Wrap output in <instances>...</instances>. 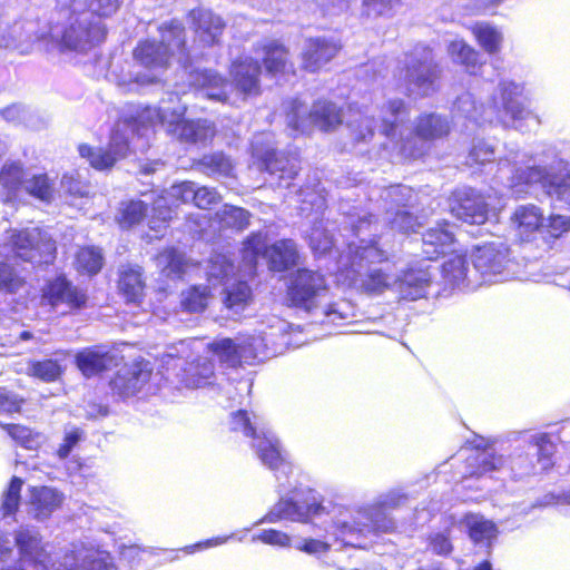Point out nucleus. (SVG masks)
<instances>
[{
    "label": "nucleus",
    "instance_id": "obj_1",
    "mask_svg": "<svg viewBox=\"0 0 570 570\" xmlns=\"http://www.w3.org/2000/svg\"><path fill=\"white\" fill-rule=\"evenodd\" d=\"M346 224L351 227L347 249L337 262V277L350 287L368 294H381L385 289L395 288L402 299L415 301L423 297L430 284L428 269H411L400 278L391 274L385 263L386 254L376 247L372 236L375 226L371 215L364 213L348 214Z\"/></svg>",
    "mask_w": 570,
    "mask_h": 570
},
{
    "label": "nucleus",
    "instance_id": "obj_2",
    "mask_svg": "<svg viewBox=\"0 0 570 570\" xmlns=\"http://www.w3.org/2000/svg\"><path fill=\"white\" fill-rule=\"evenodd\" d=\"M14 542L19 551V561L1 570H114L109 557L102 551L82 542L72 543L49 564L50 556L35 527L21 525L14 531Z\"/></svg>",
    "mask_w": 570,
    "mask_h": 570
},
{
    "label": "nucleus",
    "instance_id": "obj_3",
    "mask_svg": "<svg viewBox=\"0 0 570 570\" xmlns=\"http://www.w3.org/2000/svg\"><path fill=\"white\" fill-rule=\"evenodd\" d=\"M524 86L512 80H501L485 102L476 105L470 92H464L453 105V117L463 118L476 125L500 124L523 130V122L530 120L535 127L540 118L522 101Z\"/></svg>",
    "mask_w": 570,
    "mask_h": 570
},
{
    "label": "nucleus",
    "instance_id": "obj_4",
    "mask_svg": "<svg viewBox=\"0 0 570 570\" xmlns=\"http://www.w3.org/2000/svg\"><path fill=\"white\" fill-rule=\"evenodd\" d=\"M380 132L405 158L420 157L426 141L441 138L450 130L448 120L436 114L423 115L417 118L413 128L406 127L409 111L401 99L389 100L380 109Z\"/></svg>",
    "mask_w": 570,
    "mask_h": 570
},
{
    "label": "nucleus",
    "instance_id": "obj_5",
    "mask_svg": "<svg viewBox=\"0 0 570 570\" xmlns=\"http://www.w3.org/2000/svg\"><path fill=\"white\" fill-rule=\"evenodd\" d=\"M403 497L391 491L385 493L370 507L358 510L340 508L326 530L327 537L344 546L364 547L363 539L371 533L387 532L394 528L393 521L386 515L385 510L399 505Z\"/></svg>",
    "mask_w": 570,
    "mask_h": 570
},
{
    "label": "nucleus",
    "instance_id": "obj_6",
    "mask_svg": "<svg viewBox=\"0 0 570 570\" xmlns=\"http://www.w3.org/2000/svg\"><path fill=\"white\" fill-rule=\"evenodd\" d=\"M139 348L128 343H119L111 348L102 346L87 347L76 354V364L86 377L98 375L118 365V362L130 360L111 380V389L121 397H129L140 390L139 375L142 365L139 361Z\"/></svg>",
    "mask_w": 570,
    "mask_h": 570
},
{
    "label": "nucleus",
    "instance_id": "obj_7",
    "mask_svg": "<svg viewBox=\"0 0 570 570\" xmlns=\"http://www.w3.org/2000/svg\"><path fill=\"white\" fill-rule=\"evenodd\" d=\"M525 158L517 149L508 151L504 158L498 163L497 178L507 186L515 197H523L535 185L547 189L549 195L570 205V171L562 178L553 176L546 167H520Z\"/></svg>",
    "mask_w": 570,
    "mask_h": 570
},
{
    "label": "nucleus",
    "instance_id": "obj_8",
    "mask_svg": "<svg viewBox=\"0 0 570 570\" xmlns=\"http://www.w3.org/2000/svg\"><path fill=\"white\" fill-rule=\"evenodd\" d=\"M328 296V287L324 276L315 271L302 268L292 277L288 286V298L292 304L308 313L323 316L321 322L340 324L348 317L350 306L345 302L323 304Z\"/></svg>",
    "mask_w": 570,
    "mask_h": 570
},
{
    "label": "nucleus",
    "instance_id": "obj_9",
    "mask_svg": "<svg viewBox=\"0 0 570 570\" xmlns=\"http://www.w3.org/2000/svg\"><path fill=\"white\" fill-rule=\"evenodd\" d=\"M141 126L142 109L139 105H128L122 109L121 116L111 132L109 150L81 144L78 147L79 155L98 170L109 169L118 158L127 156L132 139L139 137Z\"/></svg>",
    "mask_w": 570,
    "mask_h": 570
},
{
    "label": "nucleus",
    "instance_id": "obj_10",
    "mask_svg": "<svg viewBox=\"0 0 570 570\" xmlns=\"http://www.w3.org/2000/svg\"><path fill=\"white\" fill-rule=\"evenodd\" d=\"M229 425L233 431L242 432L245 436L253 439V448L264 465L284 476L292 472L279 441L261 417L256 415L250 417L246 411H238L232 414ZM276 478L279 479V475L276 474Z\"/></svg>",
    "mask_w": 570,
    "mask_h": 570
},
{
    "label": "nucleus",
    "instance_id": "obj_11",
    "mask_svg": "<svg viewBox=\"0 0 570 570\" xmlns=\"http://www.w3.org/2000/svg\"><path fill=\"white\" fill-rule=\"evenodd\" d=\"M286 122L295 134H306L313 128L323 131L335 129L342 124L341 109L333 102L320 100L308 109L301 100H292L286 106Z\"/></svg>",
    "mask_w": 570,
    "mask_h": 570
},
{
    "label": "nucleus",
    "instance_id": "obj_12",
    "mask_svg": "<svg viewBox=\"0 0 570 570\" xmlns=\"http://www.w3.org/2000/svg\"><path fill=\"white\" fill-rule=\"evenodd\" d=\"M161 40L158 45L145 42V70L155 68L163 70L175 59L179 65L186 67L188 57L185 51V30L183 24L173 20L169 24L160 28ZM157 76L148 78L145 72V85L155 81Z\"/></svg>",
    "mask_w": 570,
    "mask_h": 570
},
{
    "label": "nucleus",
    "instance_id": "obj_13",
    "mask_svg": "<svg viewBox=\"0 0 570 570\" xmlns=\"http://www.w3.org/2000/svg\"><path fill=\"white\" fill-rule=\"evenodd\" d=\"M259 256H264L269 268L275 272L287 271L299 259L294 240L281 239L267 247L266 235L261 232L252 234L243 244V257L250 271L255 267Z\"/></svg>",
    "mask_w": 570,
    "mask_h": 570
},
{
    "label": "nucleus",
    "instance_id": "obj_14",
    "mask_svg": "<svg viewBox=\"0 0 570 570\" xmlns=\"http://www.w3.org/2000/svg\"><path fill=\"white\" fill-rule=\"evenodd\" d=\"M235 267L224 254H213L207 265L208 281L224 284L223 303L232 316L239 315L250 301V288L243 281H233Z\"/></svg>",
    "mask_w": 570,
    "mask_h": 570
},
{
    "label": "nucleus",
    "instance_id": "obj_15",
    "mask_svg": "<svg viewBox=\"0 0 570 570\" xmlns=\"http://www.w3.org/2000/svg\"><path fill=\"white\" fill-rule=\"evenodd\" d=\"M479 286L507 281L513 272L509 248L502 242H490L474 247L471 254Z\"/></svg>",
    "mask_w": 570,
    "mask_h": 570
},
{
    "label": "nucleus",
    "instance_id": "obj_16",
    "mask_svg": "<svg viewBox=\"0 0 570 570\" xmlns=\"http://www.w3.org/2000/svg\"><path fill=\"white\" fill-rule=\"evenodd\" d=\"M155 377L160 375L167 381L176 377L178 382L189 389H199L213 383L214 364L207 357L186 363L173 352L164 354Z\"/></svg>",
    "mask_w": 570,
    "mask_h": 570
},
{
    "label": "nucleus",
    "instance_id": "obj_17",
    "mask_svg": "<svg viewBox=\"0 0 570 570\" xmlns=\"http://www.w3.org/2000/svg\"><path fill=\"white\" fill-rule=\"evenodd\" d=\"M184 110H174L168 114L165 107L154 108L145 107V122L156 121L167 127V130L179 139L188 142L205 144L215 136V127L208 120L187 121L183 119Z\"/></svg>",
    "mask_w": 570,
    "mask_h": 570
},
{
    "label": "nucleus",
    "instance_id": "obj_18",
    "mask_svg": "<svg viewBox=\"0 0 570 570\" xmlns=\"http://www.w3.org/2000/svg\"><path fill=\"white\" fill-rule=\"evenodd\" d=\"M441 69L434 61L432 51L420 47L406 59L405 90L409 95L425 97L433 94Z\"/></svg>",
    "mask_w": 570,
    "mask_h": 570
},
{
    "label": "nucleus",
    "instance_id": "obj_19",
    "mask_svg": "<svg viewBox=\"0 0 570 570\" xmlns=\"http://www.w3.org/2000/svg\"><path fill=\"white\" fill-rule=\"evenodd\" d=\"M324 510L325 507L318 502L314 491L295 490L291 498H282L264 518L255 522V525L279 520L304 522Z\"/></svg>",
    "mask_w": 570,
    "mask_h": 570
},
{
    "label": "nucleus",
    "instance_id": "obj_20",
    "mask_svg": "<svg viewBox=\"0 0 570 570\" xmlns=\"http://www.w3.org/2000/svg\"><path fill=\"white\" fill-rule=\"evenodd\" d=\"M106 28L101 20L91 19L88 12H80L63 31L60 51L87 52L104 41Z\"/></svg>",
    "mask_w": 570,
    "mask_h": 570
},
{
    "label": "nucleus",
    "instance_id": "obj_21",
    "mask_svg": "<svg viewBox=\"0 0 570 570\" xmlns=\"http://www.w3.org/2000/svg\"><path fill=\"white\" fill-rule=\"evenodd\" d=\"M554 451L556 446L547 434L531 435L523 451L512 458L511 470L519 476L547 471L552 465Z\"/></svg>",
    "mask_w": 570,
    "mask_h": 570
},
{
    "label": "nucleus",
    "instance_id": "obj_22",
    "mask_svg": "<svg viewBox=\"0 0 570 570\" xmlns=\"http://www.w3.org/2000/svg\"><path fill=\"white\" fill-rule=\"evenodd\" d=\"M14 254L24 262L49 264L55 258L56 243L40 228H28L12 236Z\"/></svg>",
    "mask_w": 570,
    "mask_h": 570
},
{
    "label": "nucleus",
    "instance_id": "obj_23",
    "mask_svg": "<svg viewBox=\"0 0 570 570\" xmlns=\"http://www.w3.org/2000/svg\"><path fill=\"white\" fill-rule=\"evenodd\" d=\"M253 155L258 158L271 175H278L281 186H289V180L298 171L297 160L277 153L272 146L271 134H259L252 142Z\"/></svg>",
    "mask_w": 570,
    "mask_h": 570
},
{
    "label": "nucleus",
    "instance_id": "obj_24",
    "mask_svg": "<svg viewBox=\"0 0 570 570\" xmlns=\"http://www.w3.org/2000/svg\"><path fill=\"white\" fill-rule=\"evenodd\" d=\"M449 206L451 213L465 223L481 225L488 219L484 197L471 187L456 188L449 199Z\"/></svg>",
    "mask_w": 570,
    "mask_h": 570
},
{
    "label": "nucleus",
    "instance_id": "obj_25",
    "mask_svg": "<svg viewBox=\"0 0 570 570\" xmlns=\"http://www.w3.org/2000/svg\"><path fill=\"white\" fill-rule=\"evenodd\" d=\"M212 353L219 360V362L227 367H235L242 362L253 363L254 361H263L268 358L273 352L268 351L266 344H259L255 348H246V346H238L237 338H219L209 344Z\"/></svg>",
    "mask_w": 570,
    "mask_h": 570
},
{
    "label": "nucleus",
    "instance_id": "obj_26",
    "mask_svg": "<svg viewBox=\"0 0 570 570\" xmlns=\"http://www.w3.org/2000/svg\"><path fill=\"white\" fill-rule=\"evenodd\" d=\"M29 491V513L39 522L48 520L65 501V494L56 488L32 487Z\"/></svg>",
    "mask_w": 570,
    "mask_h": 570
},
{
    "label": "nucleus",
    "instance_id": "obj_27",
    "mask_svg": "<svg viewBox=\"0 0 570 570\" xmlns=\"http://www.w3.org/2000/svg\"><path fill=\"white\" fill-rule=\"evenodd\" d=\"M341 45L327 38H311L305 42L302 52V66L315 72L331 61L340 51Z\"/></svg>",
    "mask_w": 570,
    "mask_h": 570
},
{
    "label": "nucleus",
    "instance_id": "obj_28",
    "mask_svg": "<svg viewBox=\"0 0 570 570\" xmlns=\"http://www.w3.org/2000/svg\"><path fill=\"white\" fill-rule=\"evenodd\" d=\"M43 299L52 307L65 304L69 308H79L85 305L86 295L65 277L58 276L43 288Z\"/></svg>",
    "mask_w": 570,
    "mask_h": 570
},
{
    "label": "nucleus",
    "instance_id": "obj_29",
    "mask_svg": "<svg viewBox=\"0 0 570 570\" xmlns=\"http://www.w3.org/2000/svg\"><path fill=\"white\" fill-rule=\"evenodd\" d=\"M191 83L198 88V94L208 99L229 102L235 105L236 99H232L227 92V88L232 89V85L227 83L217 72L212 70H197L190 73Z\"/></svg>",
    "mask_w": 570,
    "mask_h": 570
},
{
    "label": "nucleus",
    "instance_id": "obj_30",
    "mask_svg": "<svg viewBox=\"0 0 570 570\" xmlns=\"http://www.w3.org/2000/svg\"><path fill=\"white\" fill-rule=\"evenodd\" d=\"M167 195L180 203L193 202L195 206L202 209H207L220 200V195L215 188L206 186L198 187L193 181H183L173 185Z\"/></svg>",
    "mask_w": 570,
    "mask_h": 570
},
{
    "label": "nucleus",
    "instance_id": "obj_31",
    "mask_svg": "<svg viewBox=\"0 0 570 570\" xmlns=\"http://www.w3.org/2000/svg\"><path fill=\"white\" fill-rule=\"evenodd\" d=\"M442 278L446 285L453 288L473 289L479 286L474 267L470 269L462 255H454L442 264Z\"/></svg>",
    "mask_w": 570,
    "mask_h": 570
},
{
    "label": "nucleus",
    "instance_id": "obj_32",
    "mask_svg": "<svg viewBox=\"0 0 570 570\" xmlns=\"http://www.w3.org/2000/svg\"><path fill=\"white\" fill-rule=\"evenodd\" d=\"M543 213L532 204L518 206L512 216L511 225L521 240H530L532 236L543 230Z\"/></svg>",
    "mask_w": 570,
    "mask_h": 570
},
{
    "label": "nucleus",
    "instance_id": "obj_33",
    "mask_svg": "<svg viewBox=\"0 0 570 570\" xmlns=\"http://www.w3.org/2000/svg\"><path fill=\"white\" fill-rule=\"evenodd\" d=\"M195 32L200 42L206 46L218 42L225 29L223 19L210 10L198 8L190 12Z\"/></svg>",
    "mask_w": 570,
    "mask_h": 570
},
{
    "label": "nucleus",
    "instance_id": "obj_34",
    "mask_svg": "<svg viewBox=\"0 0 570 570\" xmlns=\"http://www.w3.org/2000/svg\"><path fill=\"white\" fill-rule=\"evenodd\" d=\"M446 227L448 224H438L423 234L422 253L426 259H436L440 255L452 249L454 236Z\"/></svg>",
    "mask_w": 570,
    "mask_h": 570
},
{
    "label": "nucleus",
    "instance_id": "obj_35",
    "mask_svg": "<svg viewBox=\"0 0 570 570\" xmlns=\"http://www.w3.org/2000/svg\"><path fill=\"white\" fill-rule=\"evenodd\" d=\"M261 67L252 58L234 62L232 75L236 82V89L244 96L257 95L259 92L258 76Z\"/></svg>",
    "mask_w": 570,
    "mask_h": 570
},
{
    "label": "nucleus",
    "instance_id": "obj_36",
    "mask_svg": "<svg viewBox=\"0 0 570 570\" xmlns=\"http://www.w3.org/2000/svg\"><path fill=\"white\" fill-rule=\"evenodd\" d=\"M118 286L127 302L140 304L142 281L139 267L124 266L120 271Z\"/></svg>",
    "mask_w": 570,
    "mask_h": 570
},
{
    "label": "nucleus",
    "instance_id": "obj_37",
    "mask_svg": "<svg viewBox=\"0 0 570 570\" xmlns=\"http://www.w3.org/2000/svg\"><path fill=\"white\" fill-rule=\"evenodd\" d=\"M157 265L170 278H180L194 265L185 258L184 254L170 248L157 256Z\"/></svg>",
    "mask_w": 570,
    "mask_h": 570
},
{
    "label": "nucleus",
    "instance_id": "obj_38",
    "mask_svg": "<svg viewBox=\"0 0 570 570\" xmlns=\"http://www.w3.org/2000/svg\"><path fill=\"white\" fill-rule=\"evenodd\" d=\"M464 523L469 530L470 538L478 544L490 546L497 537L498 530L495 524L482 515L469 514L465 517Z\"/></svg>",
    "mask_w": 570,
    "mask_h": 570
},
{
    "label": "nucleus",
    "instance_id": "obj_39",
    "mask_svg": "<svg viewBox=\"0 0 570 570\" xmlns=\"http://www.w3.org/2000/svg\"><path fill=\"white\" fill-rule=\"evenodd\" d=\"M448 51L452 59L455 62H459L462 66H464L469 73L474 75L481 68L479 52L475 51L471 46H469L464 40H453L449 45Z\"/></svg>",
    "mask_w": 570,
    "mask_h": 570
},
{
    "label": "nucleus",
    "instance_id": "obj_40",
    "mask_svg": "<svg viewBox=\"0 0 570 570\" xmlns=\"http://www.w3.org/2000/svg\"><path fill=\"white\" fill-rule=\"evenodd\" d=\"M142 75V46L139 41L134 50L132 60L127 61L121 69L119 85L127 87L128 90L139 91L141 87L140 78Z\"/></svg>",
    "mask_w": 570,
    "mask_h": 570
},
{
    "label": "nucleus",
    "instance_id": "obj_41",
    "mask_svg": "<svg viewBox=\"0 0 570 570\" xmlns=\"http://www.w3.org/2000/svg\"><path fill=\"white\" fill-rule=\"evenodd\" d=\"M73 264L80 274L88 276L96 275L104 265L101 249L95 246L81 247L76 254Z\"/></svg>",
    "mask_w": 570,
    "mask_h": 570
},
{
    "label": "nucleus",
    "instance_id": "obj_42",
    "mask_svg": "<svg viewBox=\"0 0 570 570\" xmlns=\"http://www.w3.org/2000/svg\"><path fill=\"white\" fill-rule=\"evenodd\" d=\"M472 32L485 52L494 55L501 50L503 35L495 27L484 22L476 23Z\"/></svg>",
    "mask_w": 570,
    "mask_h": 570
},
{
    "label": "nucleus",
    "instance_id": "obj_43",
    "mask_svg": "<svg viewBox=\"0 0 570 570\" xmlns=\"http://www.w3.org/2000/svg\"><path fill=\"white\" fill-rule=\"evenodd\" d=\"M475 455L472 460L476 465V470L473 473L482 474L495 471L504 464L503 456L497 455L493 449L487 448L483 439H480L475 444Z\"/></svg>",
    "mask_w": 570,
    "mask_h": 570
},
{
    "label": "nucleus",
    "instance_id": "obj_44",
    "mask_svg": "<svg viewBox=\"0 0 570 570\" xmlns=\"http://www.w3.org/2000/svg\"><path fill=\"white\" fill-rule=\"evenodd\" d=\"M287 56L286 49L276 42L266 46L264 58L266 71L276 76L277 73H285L291 70L292 65H288Z\"/></svg>",
    "mask_w": 570,
    "mask_h": 570
},
{
    "label": "nucleus",
    "instance_id": "obj_45",
    "mask_svg": "<svg viewBox=\"0 0 570 570\" xmlns=\"http://www.w3.org/2000/svg\"><path fill=\"white\" fill-rule=\"evenodd\" d=\"M307 238L309 247L315 255H324L330 253L334 245V239L328 234L327 226H325L322 219L314 223L311 232L307 233Z\"/></svg>",
    "mask_w": 570,
    "mask_h": 570
},
{
    "label": "nucleus",
    "instance_id": "obj_46",
    "mask_svg": "<svg viewBox=\"0 0 570 570\" xmlns=\"http://www.w3.org/2000/svg\"><path fill=\"white\" fill-rule=\"evenodd\" d=\"M199 165L207 175L216 177H229L234 170L232 160L223 154L206 155Z\"/></svg>",
    "mask_w": 570,
    "mask_h": 570
},
{
    "label": "nucleus",
    "instance_id": "obj_47",
    "mask_svg": "<svg viewBox=\"0 0 570 570\" xmlns=\"http://www.w3.org/2000/svg\"><path fill=\"white\" fill-rule=\"evenodd\" d=\"M385 219L389 223L391 229L403 234L414 233L421 225L417 218L405 209L393 210L392 208H389L386 210Z\"/></svg>",
    "mask_w": 570,
    "mask_h": 570
},
{
    "label": "nucleus",
    "instance_id": "obj_48",
    "mask_svg": "<svg viewBox=\"0 0 570 570\" xmlns=\"http://www.w3.org/2000/svg\"><path fill=\"white\" fill-rule=\"evenodd\" d=\"M6 430L18 444L28 450L38 449L45 441L42 434L20 424H8Z\"/></svg>",
    "mask_w": 570,
    "mask_h": 570
},
{
    "label": "nucleus",
    "instance_id": "obj_49",
    "mask_svg": "<svg viewBox=\"0 0 570 570\" xmlns=\"http://www.w3.org/2000/svg\"><path fill=\"white\" fill-rule=\"evenodd\" d=\"M209 301V292L206 286H193L181 294L183 307L191 313L202 312Z\"/></svg>",
    "mask_w": 570,
    "mask_h": 570
},
{
    "label": "nucleus",
    "instance_id": "obj_50",
    "mask_svg": "<svg viewBox=\"0 0 570 570\" xmlns=\"http://www.w3.org/2000/svg\"><path fill=\"white\" fill-rule=\"evenodd\" d=\"M218 216L225 226L244 229L249 225L250 214L244 208L233 205H224L219 210Z\"/></svg>",
    "mask_w": 570,
    "mask_h": 570
},
{
    "label": "nucleus",
    "instance_id": "obj_51",
    "mask_svg": "<svg viewBox=\"0 0 570 570\" xmlns=\"http://www.w3.org/2000/svg\"><path fill=\"white\" fill-rule=\"evenodd\" d=\"M142 218V202L129 200L122 202L116 216V219L121 228H130L132 225L138 224Z\"/></svg>",
    "mask_w": 570,
    "mask_h": 570
},
{
    "label": "nucleus",
    "instance_id": "obj_52",
    "mask_svg": "<svg viewBox=\"0 0 570 570\" xmlns=\"http://www.w3.org/2000/svg\"><path fill=\"white\" fill-rule=\"evenodd\" d=\"M28 374L45 382H53L61 374V366L57 361L45 360L30 363Z\"/></svg>",
    "mask_w": 570,
    "mask_h": 570
},
{
    "label": "nucleus",
    "instance_id": "obj_53",
    "mask_svg": "<svg viewBox=\"0 0 570 570\" xmlns=\"http://www.w3.org/2000/svg\"><path fill=\"white\" fill-rule=\"evenodd\" d=\"M24 285V277L8 263H0V291L17 293Z\"/></svg>",
    "mask_w": 570,
    "mask_h": 570
},
{
    "label": "nucleus",
    "instance_id": "obj_54",
    "mask_svg": "<svg viewBox=\"0 0 570 570\" xmlns=\"http://www.w3.org/2000/svg\"><path fill=\"white\" fill-rule=\"evenodd\" d=\"M348 126L357 140L367 141L374 136L376 122L373 117L358 112L348 120Z\"/></svg>",
    "mask_w": 570,
    "mask_h": 570
},
{
    "label": "nucleus",
    "instance_id": "obj_55",
    "mask_svg": "<svg viewBox=\"0 0 570 570\" xmlns=\"http://www.w3.org/2000/svg\"><path fill=\"white\" fill-rule=\"evenodd\" d=\"M413 196V190L404 185L391 186L385 190V199L390 202L393 210L406 207Z\"/></svg>",
    "mask_w": 570,
    "mask_h": 570
},
{
    "label": "nucleus",
    "instance_id": "obj_56",
    "mask_svg": "<svg viewBox=\"0 0 570 570\" xmlns=\"http://www.w3.org/2000/svg\"><path fill=\"white\" fill-rule=\"evenodd\" d=\"M399 0H362V11L366 17L391 16Z\"/></svg>",
    "mask_w": 570,
    "mask_h": 570
},
{
    "label": "nucleus",
    "instance_id": "obj_57",
    "mask_svg": "<svg viewBox=\"0 0 570 570\" xmlns=\"http://www.w3.org/2000/svg\"><path fill=\"white\" fill-rule=\"evenodd\" d=\"M252 541H261L265 544L278 547V548H289L292 547L291 537L282 531L274 529H265L261 532L253 535Z\"/></svg>",
    "mask_w": 570,
    "mask_h": 570
},
{
    "label": "nucleus",
    "instance_id": "obj_58",
    "mask_svg": "<svg viewBox=\"0 0 570 570\" xmlns=\"http://www.w3.org/2000/svg\"><path fill=\"white\" fill-rule=\"evenodd\" d=\"M166 199L164 197L156 202L154 212H158V216H153L149 222V228L156 232L154 237H158V234L166 229L167 223L171 219L173 209L171 207H165ZM153 238V236H150Z\"/></svg>",
    "mask_w": 570,
    "mask_h": 570
},
{
    "label": "nucleus",
    "instance_id": "obj_59",
    "mask_svg": "<svg viewBox=\"0 0 570 570\" xmlns=\"http://www.w3.org/2000/svg\"><path fill=\"white\" fill-rule=\"evenodd\" d=\"M428 548L435 554L448 556L453 547L450 538V530L432 532L428 538Z\"/></svg>",
    "mask_w": 570,
    "mask_h": 570
},
{
    "label": "nucleus",
    "instance_id": "obj_60",
    "mask_svg": "<svg viewBox=\"0 0 570 570\" xmlns=\"http://www.w3.org/2000/svg\"><path fill=\"white\" fill-rule=\"evenodd\" d=\"M87 6L88 10L85 12L90 13L91 19L101 20V18L110 17L118 10L120 0H89Z\"/></svg>",
    "mask_w": 570,
    "mask_h": 570
},
{
    "label": "nucleus",
    "instance_id": "obj_61",
    "mask_svg": "<svg viewBox=\"0 0 570 570\" xmlns=\"http://www.w3.org/2000/svg\"><path fill=\"white\" fill-rule=\"evenodd\" d=\"M553 238H559L563 234L570 232V216L551 215L548 223H543V230Z\"/></svg>",
    "mask_w": 570,
    "mask_h": 570
},
{
    "label": "nucleus",
    "instance_id": "obj_62",
    "mask_svg": "<svg viewBox=\"0 0 570 570\" xmlns=\"http://www.w3.org/2000/svg\"><path fill=\"white\" fill-rule=\"evenodd\" d=\"M61 188L75 197H87L90 191V187L87 183L80 180L78 177H75L73 174H66L61 179Z\"/></svg>",
    "mask_w": 570,
    "mask_h": 570
},
{
    "label": "nucleus",
    "instance_id": "obj_63",
    "mask_svg": "<svg viewBox=\"0 0 570 570\" xmlns=\"http://www.w3.org/2000/svg\"><path fill=\"white\" fill-rule=\"evenodd\" d=\"M494 157V147L484 140H478L473 144L469 153L470 164H484Z\"/></svg>",
    "mask_w": 570,
    "mask_h": 570
},
{
    "label": "nucleus",
    "instance_id": "obj_64",
    "mask_svg": "<svg viewBox=\"0 0 570 570\" xmlns=\"http://www.w3.org/2000/svg\"><path fill=\"white\" fill-rule=\"evenodd\" d=\"M294 547L307 554L321 556L328 551L331 544L317 539H303L295 542Z\"/></svg>",
    "mask_w": 570,
    "mask_h": 570
}]
</instances>
